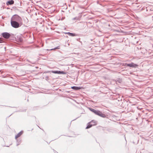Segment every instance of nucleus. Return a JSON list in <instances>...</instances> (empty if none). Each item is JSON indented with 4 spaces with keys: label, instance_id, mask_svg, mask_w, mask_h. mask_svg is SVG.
I'll return each instance as SVG.
<instances>
[{
    "label": "nucleus",
    "instance_id": "f257e3e1",
    "mask_svg": "<svg viewBox=\"0 0 153 153\" xmlns=\"http://www.w3.org/2000/svg\"><path fill=\"white\" fill-rule=\"evenodd\" d=\"M11 20L22 23V20L21 17L17 14L13 15L11 18Z\"/></svg>",
    "mask_w": 153,
    "mask_h": 153
},
{
    "label": "nucleus",
    "instance_id": "f03ea898",
    "mask_svg": "<svg viewBox=\"0 0 153 153\" xmlns=\"http://www.w3.org/2000/svg\"><path fill=\"white\" fill-rule=\"evenodd\" d=\"M22 23H20L19 22L11 20V26L15 28H17L20 27L22 25Z\"/></svg>",
    "mask_w": 153,
    "mask_h": 153
},
{
    "label": "nucleus",
    "instance_id": "7ed1b4c3",
    "mask_svg": "<svg viewBox=\"0 0 153 153\" xmlns=\"http://www.w3.org/2000/svg\"><path fill=\"white\" fill-rule=\"evenodd\" d=\"M95 114L102 117L105 118L106 117V115L102 114L101 112L99 110H96Z\"/></svg>",
    "mask_w": 153,
    "mask_h": 153
},
{
    "label": "nucleus",
    "instance_id": "20e7f679",
    "mask_svg": "<svg viewBox=\"0 0 153 153\" xmlns=\"http://www.w3.org/2000/svg\"><path fill=\"white\" fill-rule=\"evenodd\" d=\"M2 36L6 39H8L10 36V34L7 32H4L2 33Z\"/></svg>",
    "mask_w": 153,
    "mask_h": 153
},
{
    "label": "nucleus",
    "instance_id": "39448f33",
    "mask_svg": "<svg viewBox=\"0 0 153 153\" xmlns=\"http://www.w3.org/2000/svg\"><path fill=\"white\" fill-rule=\"evenodd\" d=\"M124 65L125 66H127L132 68H136L138 66L137 65L135 64L133 62H132L129 64H127V63H126L125 64V65Z\"/></svg>",
    "mask_w": 153,
    "mask_h": 153
},
{
    "label": "nucleus",
    "instance_id": "423d86ee",
    "mask_svg": "<svg viewBox=\"0 0 153 153\" xmlns=\"http://www.w3.org/2000/svg\"><path fill=\"white\" fill-rule=\"evenodd\" d=\"M14 1L13 0H10L7 1L6 3V4L7 6L12 5L14 4Z\"/></svg>",
    "mask_w": 153,
    "mask_h": 153
},
{
    "label": "nucleus",
    "instance_id": "0eeeda50",
    "mask_svg": "<svg viewBox=\"0 0 153 153\" xmlns=\"http://www.w3.org/2000/svg\"><path fill=\"white\" fill-rule=\"evenodd\" d=\"M95 124H91L90 122L88 124V125L86 128V129L90 128L92 126H94Z\"/></svg>",
    "mask_w": 153,
    "mask_h": 153
},
{
    "label": "nucleus",
    "instance_id": "6e6552de",
    "mask_svg": "<svg viewBox=\"0 0 153 153\" xmlns=\"http://www.w3.org/2000/svg\"><path fill=\"white\" fill-rule=\"evenodd\" d=\"M23 131H21L19 133L16 135L15 138L16 139L18 138L22 134Z\"/></svg>",
    "mask_w": 153,
    "mask_h": 153
},
{
    "label": "nucleus",
    "instance_id": "1a4fd4ad",
    "mask_svg": "<svg viewBox=\"0 0 153 153\" xmlns=\"http://www.w3.org/2000/svg\"><path fill=\"white\" fill-rule=\"evenodd\" d=\"M65 33L66 34H67L69 36H76V35L74 33H71L70 32Z\"/></svg>",
    "mask_w": 153,
    "mask_h": 153
},
{
    "label": "nucleus",
    "instance_id": "9d476101",
    "mask_svg": "<svg viewBox=\"0 0 153 153\" xmlns=\"http://www.w3.org/2000/svg\"><path fill=\"white\" fill-rule=\"evenodd\" d=\"M71 88L73 89L74 90H79L81 88V87H77V86H73L71 87Z\"/></svg>",
    "mask_w": 153,
    "mask_h": 153
},
{
    "label": "nucleus",
    "instance_id": "9b49d317",
    "mask_svg": "<svg viewBox=\"0 0 153 153\" xmlns=\"http://www.w3.org/2000/svg\"><path fill=\"white\" fill-rule=\"evenodd\" d=\"M58 74H66V73L63 71H58Z\"/></svg>",
    "mask_w": 153,
    "mask_h": 153
},
{
    "label": "nucleus",
    "instance_id": "f8f14e48",
    "mask_svg": "<svg viewBox=\"0 0 153 153\" xmlns=\"http://www.w3.org/2000/svg\"><path fill=\"white\" fill-rule=\"evenodd\" d=\"M90 122L91 124H95V125L97 124V122L94 120H91Z\"/></svg>",
    "mask_w": 153,
    "mask_h": 153
},
{
    "label": "nucleus",
    "instance_id": "ddd939ff",
    "mask_svg": "<svg viewBox=\"0 0 153 153\" xmlns=\"http://www.w3.org/2000/svg\"><path fill=\"white\" fill-rule=\"evenodd\" d=\"M89 110L91 111L92 112H93L95 114L96 111V110L93 109V108H89Z\"/></svg>",
    "mask_w": 153,
    "mask_h": 153
},
{
    "label": "nucleus",
    "instance_id": "4468645a",
    "mask_svg": "<svg viewBox=\"0 0 153 153\" xmlns=\"http://www.w3.org/2000/svg\"><path fill=\"white\" fill-rule=\"evenodd\" d=\"M59 48H59V46H57V47L55 48L54 49H51L50 50L47 49V51H50V50H55V49H59Z\"/></svg>",
    "mask_w": 153,
    "mask_h": 153
},
{
    "label": "nucleus",
    "instance_id": "2eb2a0df",
    "mask_svg": "<svg viewBox=\"0 0 153 153\" xmlns=\"http://www.w3.org/2000/svg\"><path fill=\"white\" fill-rule=\"evenodd\" d=\"M79 17H76L73 18L72 19L73 20H79Z\"/></svg>",
    "mask_w": 153,
    "mask_h": 153
},
{
    "label": "nucleus",
    "instance_id": "dca6fc26",
    "mask_svg": "<svg viewBox=\"0 0 153 153\" xmlns=\"http://www.w3.org/2000/svg\"><path fill=\"white\" fill-rule=\"evenodd\" d=\"M52 72L54 74H58V71H52Z\"/></svg>",
    "mask_w": 153,
    "mask_h": 153
},
{
    "label": "nucleus",
    "instance_id": "f3484780",
    "mask_svg": "<svg viewBox=\"0 0 153 153\" xmlns=\"http://www.w3.org/2000/svg\"><path fill=\"white\" fill-rule=\"evenodd\" d=\"M4 43V41L0 37V43Z\"/></svg>",
    "mask_w": 153,
    "mask_h": 153
},
{
    "label": "nucleus",
    "instance_id": "a211bd4d",
    "mask_svg": "<svg viewBox=\"0 0 153 153\" xmlns=\"http://www.w3.org/2000/svg\"><path fill=\"white\" fill-rule=\"evenodd\" d=\"M22 39H20V41H22Z\"/></svg>",
    "mask_w": 153,
    "mask_h": 153
}]
</instances>
